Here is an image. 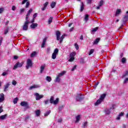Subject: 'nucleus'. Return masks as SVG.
Instances as JSON below:
<instances>
[{
    "label": "nucleus",
    "mask_w": 128,
    "mask_h": 128,
    "mask_svg": "<svg viewBox=\"0 0 128 128\" xmlns=\"http://www.w3.org/2000/svg\"><path fill=\"white\" fill-rule=\"evenodd\" d=\"M60 34L61 33L60 31H56V32L57 40H60V44H62V40H64V36H66V34H63L60 37Z\"/></svg>",
    "instance_id": "f257e3e1"
},
{
    "label": "nucleus",
    "mask_w": 128,
    "mask_h": 128,
    "mask_svg": "<svg viewBox=\"0 0 128 128\" xmlns=\"http://www.w3.org/2000/svg\"><path fill=\"white\" fill-rule=\"evenodd\" d=\"M106 94H102L100 96V98L97 100L96 102L95 103V106H98V104H102L104 100V98H106Z\"/></svg>",
    "instance_id": "f03ea898"
},
{
    "label": "nucleus",
    "mask_w": 128,
    "mask_h": 128,
    "mask_svg": "<svg viewBox=\"0 0 128 128\" xmlns=\"http://www.w3.org/2000/svg\"><path fill=\"white\" fill-rule=\"evenodd\" d=\"M54 96H52L50 97V104H58V100L60 99L58 98H56V100H54Z\"/></svg>",
    "instance_id": "7ed1b4c3"
},
{
    "label": "nucleus",
    "mask_w": 128,
    "mask_h": 128,
    "mask_svg": "<svg viewBox=\"0 0 128 128\" xmlns=\"http://www.w3.org/2000/svg\"><path fill=\"white\" fill-rule=\"evenodd\" d=\"M30 23V21H26L22 26V30H28V24Z\"/></svg>",
    "instance_id": "20e7f679"
},
{
    "label": "nucleus",
    "mask_w": 128,
    "mask_h": 128,
    "mask_svg": "<svg viewBox=\"0 0 128 128\" xmlns=\"http://www.w3.org/2000/svg\"><path fill=\"white\" fill-rule=\"evenodd\" d=\"M32 66V61L30 59L28 58L26 61V69L28 70Z\"/></svg>",
    "instance_id": "39448f33"
},
{
    "label": "nucleus",
    "mask_w": 128,
    "mask_h": 128,
    "mask_svg": "<svg viewBox=\"0 0 128 128\" xmlns=\"http://www.w3.org/2000/svg\"><path fill=\"white\" fill-rule=\"evenodd\" d=\"M64 74H66V71H63L62 72L60 73L56 78V82H60V76H64Z\"/></svg>",
    "instance_id": "423d86ee"
},
{
    "label": "nucleus",
    "mask_w": 128,
    "mask_h": 128,
    "mask_svg": "<svg viewBox=\"0 0 128 128\" xmlns=\"http://www.w3.org/2000/svg\"><path fill=\"white\" fill-rule=\"evenodd\" d=\"M23 64H24V62H18L14 66L13 68V70H16L18 68H22Z\"/></svg>",
    "instance_id": "0eeeda50"
},
{
    "label": "nucleus",
    "mask_w": 128,
    "mask_h": 128,
    "mask_svg": "<svg viewBox=\"0 0 128 128\" xmlns=\"http://www.w3.org/2000/svg\"><path fill=\"white\" fill-rule=\"evenodd\" d=\"M34 96H36V100H40V98H44L43 95H40L38 93H35Z\"/></svg>",
    "instance_id": "6e6552de"
},
{
    "label": "nucleus",
    "mask_w": 128,
    "mask_h": 128,
    "mask_svg": "<svg viewBox=\"0 0 128 128\" xmlns=\"http://www.w3.org/2000/svg\"><path fill=\"white\" fill-rule=\"evenodd\" d=\"M20 106H25L26 108H30V106H28V104L26 102H21Z\"/></svg>",
    "instance_id": "1a4fd4ad"
},
{
    "label": "nucleus",
    "mask_w": 128,
    "mask_h": 128,
    "mask_svg": "<svg viewBox=\"0 0 128 128\" xmlns=\"http://www.w3.org/2000/svg\"><path fill=\"white\" fill-rule=\"evenodd\" d=\"M76 100L78 102H82V100H84V98H82V96L78 94V96H76Z\"/></svg>",
    "instance_id": "9d476101"
},
{
    "label": "nucleus",
    "mask_w": 128,
    "mask_h": 128,
    "mask_svg": "<svg viewBox=\"0 0 128 128\" xmlns=\"http://www.w3.org/2000/svg\"><path fill=\"white\" fill-rule=\"evenodd\" d=\"M48 40V37H45L43 39L42 43V48H44V46L46 45V42Z\"/></svg>",
    "instance_id": "9b49d317"
},
{
    "label": "nucleus",
    "mask_w": 128,
    "mask_h": 128,
    "mask_svg": "<svg viewBox=\"0 0 128 128\" xmlns=\"http://www.w3.org/2000/svg\"><path fill=\"white\" fill-rule=\"evenodd\" d=\"M110 110H112V108H106L104 110V113L106 114H110Z\"/></svg>",
    "instance_id": "f8f14e48"
},
{
    "label": "nucleus",
    "mask_w": 128,
    "mask_h": 128,
    "mask_svg": "<svg viewBox=\"0 0 128 128\" xmlns=\"http://www.w3.org/2000/svg\"><path fill=\"white\" fill-rule=\"evenodd\" d=\"M4 100V95L2 93L0 94V102H2Z\"/></svg>",
    "instance_id": "ddd939ff"
},
{
    "label": "nucleus",
    "mask_w": 128,
    "mask_h": 128,
    "mask_svg": "<svg viewBox=\"0 0 128 128\" xmlns=\"http://www.w3.org/2000/svg\"><path fill=\"white\" fill-rule=\"evenodd\" d=\"M38 24L36 23H33L30 26V28L32 29H34L36 28H38Z\"/></svg>",
    "instance_id": "4468645a"
},
{
    "label": "nucleus",
    "mask_w": 128,
    "mask_h": 128,
    "mask_svg": "<svg viewBox=\"0 0 128 128\" xmlns=\"http://www.w3.org/2000/svg\"><path fill=\"white\" fill-rule=\"evenodd\" d=\"M40 88V86L34 84L32 86H30L29 90H32V88Z\"/></svg>",
    "instance_id": "2eb2a0df"
},
{
    "label": "nucleus",
    "mask_w": 128,
    "mask_h": 128,
    "mask_svg": "<svg viewBox=\"0 0 128 128\" xmlns=\"http://www.w3.org/2000/svg\"><path fill=\"white\" fill-rule=\"evenodd\" d=\"M8 116V114H6L4 115H2L0 116V120H6V117Z\"/></svg>",
    "instance_id": "dca6fc26"
},
{
    "label": "nucleus",
    "mask_w": 128,
    "mask_h": 128,
    "mask_svg": "<svg viewBox=\"0 0 128 128\" xmlns=\"http://www.w3.org/2000/svg\"><path fill=\"white\" fill-rule=\"evenodd\" d=\"M35 113L37 116H40V110H35Z\"/></svg>",
    "instance_id": "f3484780"
},
{
    "label": "nucleus",
    "mask_w": 128,
    "mask_h": 128,
    "mask_svg": "<svg viewBox=\"0 0 128 128\" xmlns=\"http://www.w3.org/2000/svg\"><path fill=\"white\" fill-rule=\"evenodd\" d=\"M84 8V4L83 2H81L80 12H82Z\"/></svg>",
    "instance_id": "a211bd4d"
},
{
    "label": "nucleus",
    "mask_w": 128,
    "mask_h": 128,
    "mask_svg": "<svg viewBox=\"0 0 128 128\" xmlns=\"http://www.w3.org/2000/svg\"><path fill=\"white\" fill-rule=\"evenodd\" d=\"M44 68H46V64L41 66L40 72V74H42V72L44 70Z\"/></svg>",
    "instance_id": "6ab92c4d"
},
{
    "label": "nucleus",
    "mask_w": 128,
    "mask_h": 128,
    "mask_svg": "<svg viewBox=\"0 0 128 128\" xmlns=\"http://www.w3.org/2000/svg\"><path fill=\"white\" fill-rule=\"evenodd\" d=\"M38 54L36 53V52H33L30 55V58H34V56H36Z\"/></svg>",
    "instance_id": "aec40b11"
},
{
    "label": "nucleus",
    "mask_w": 128,
    "mask_h": 128,
    "mask_svg": "<svg viewBox=\"0 0 128 128\" xmlns=\"http://www.w3.org/2000/svg\"><path fill=\"white\" fill-rule=\"evenodd\" d=\"M98 30V27H96V28H93V29L92 30V31L91 34H94V32H96V30Z\"/></svg>",
    "instance_id": "412c9836"
},
{
    "label": "nucleus",
    "mask_w": 128,
    "mask_h": 128,
    "mask_svg": "<svg viewBox=\"0 0 128 128\" xmlns=\"http://www.w3.org/2000/svg\"><path fill=\"white\" fill-rule=\"evenodd\" d=\"M120 12H122V10L120 9H118L116 11V14H115V16H118V14H120Z\"/></svg>",
    "instance_id": "4be33fe9"
},
{
    "label": "nucleus",
    "mask_w": 128,
    "mask_h": 128,
    "mask_svg": "<svg viewBox=\"0 0 128 128\" xmlns=\"http://www.w3.org/2000/svg\"><path fill=\"white\" fill-rule=\"evenodd\" d=\"M80 116L78 115L76 116V120L75 122L76 123L78 122H80Z\"/></svg>",
    "instance_id": "5701e85b"
},
{
    "label": "nucleus",
    "mask_w": 128,
    "mask_h": 128,
    "mask_svg": "<svg viewBox=\"0 0 128 128\" xmlns=\"http://www.w3.org/2000/svg\"><path fill=\"white\" fill-rule=\"evenodd\" d=\"M100 38H97L94 41V44H98V42H100Z\"/></svg>",
    "instance_id": "b1692460"
},
{
    "label": "nucleus",
    "mask_w": 128,
    "mask_h": 128,
    "mask_svg": "<svg viewBox=\"0 0 128 128\" xmlns=\"http://www.w3.org/2000/svg\"><path fill=\"white\" fill-rule=\"evenodd\" d=\"M8 86H10V83H8L6 86H4V92H6L8 90L7 88H8Z\"/></svg>",
    "instance_id": "393cba45"
},
{
    "label": "nucleus",
    "mask_w": 128,
    "mask_h": 128,
    "mask_svg": "<svg viewBox=\"0 0 128 128\" xmlns=\"http://www.w3.org/2000/svg\"><path fill=\"white\" fill-rule=\"evenodd\" d=\"M76 53L74 52H72L70 54V58H74V56H76Z\"/></svg>",
    "instance_id": "a878e982"
},
{
    "label": "nucleus",
    "mask_w": 128,
    "mask_h": 128,
    "mask_svg": "<svg viewBox=\"0 0 128 128\" xmlns=\"http://www.w3.org/2000/svg\"><path fill=\"white\" fill-rule=\"evenodd\" d=\"M82 128H88V122H86L82 123Z\"/></svg>",
    "instance_id": "bb28decb"
},
{
    "label": "nucleus",
    "mask_w": 128,
    "mask_h": 128,
    "mask_svg": "<svg viewBox=\"0 0 128 128\" xmlns=\"http://www.w3.org/2000/svg\"><path fill=\"white\" fill-rule=\"evenodd\" d=\"M53 54H55L57 55L58 54V48H56L53 52Z\"/></svg>",
    "instance_id": "cd10ccee"
},
{
    "label": "nucleus",
    "mask_w": 128,
    "mask_h": 128,
    "mask_svg": "<svg viewBox=\"0 0 128 128\" xmlns=\"http://www.w3.org/2000/svg\"><path fill=\"white\" fill-rule=\"evenodd\" d=\"M54 18L52 17V16H51V17H50V18H49V19H48V24H52V19H53Z\"/></svg>",
    "instance_id": "c85d7f7f"
},
{
    "label": "nucleus",
    "mask_w": 128,
    "mask_h": 128,
    "mask_svg": "<svg viewBox=\"0 0 128 128\" xmlns=\"http://www.w3.org/2000/svg\"><path fill=\"white\" fill-rule=\"evenodd\" d=\"M46 80L48 81L49 82H52V78H50V76H47L46 77Z\"/></svg>",
    "instance_id": "c756f323"
},
{
    "label": "nucleus",
    "mask_w": 128,
    "mask_h": 128,
    "mask_svg": "<svg viewBox=\"0 0 128 128\" xmlns=\"http://www.w3.org/2000/svg\"><path fill=\"white\" fill-rule=\"evenodd\" d=\"M56 2H52L50 4V6L52 8H54L56 6Z\"/></svg>",
    "instance_id": "7c9ffc66"
},
{
    "label": "nucleus",
    "mask_w": 128,
    "mask_h": 128,
    "mask_svg": "<svg viewBox=\"0 0 128 128\" xmlns=\"http://www.w3.org/2000/svg\"><path fill=\"white\" fill-rule=\"evenodd\" d=\"M84 20L85 22H88V14H86L85 15V17H84Z\"/></svg>",
    "instance_id": "2f4dec72"
},
{
    "label": "nucleus",
    "mask_w": 128,
    "mask_h": 128,
    "mask_svg": "<svg viewBox=\"0 0 128 128\" xmlns=\"http://www.w3.org/2000/svg\"><path fill=\"white\" fill-rule=\"evenodd\" d=\"M56 56H57L56 54H54V53H52V60H56Z\"/></svg>",
    "instance_id": "473e14b6"
},
{
    "label": "nucleus",
    "mask_w": 128,
    "mask_h": 128,
    "mask_svg": "<svg viewBox=\"0 0 128 128\" xmlns=\"http://www.w3.org/2000/svg\"><path fill=\"white\" fill-rule=\"evenodd\" d=\"M18 98H14L13 102L14 104H18Z\"/></svg>",
    "instance_id": "72a5a7b5"
},
{
    "label": "nucleus",
    "mask_w": 128,
    "mask_h": 128,
    "mask_svg": "<svg viewBox=\"0 0 128 128\" xmlns=\"http://www.w3.org/2000/svg\"><path fill=\"white\" fill-rule=\"evenodd\" d=\"M8 27H6V30H4V34H6L8 32Z\"/></svg>",
    "instance_id": "f704fd0d"
},
{
    "label": "nucleus",
    "mask_w": 128,
    "mask_h": 128,
    "mask_svg": "<svg viewBox=\"0 0 128 128\" xmlns=\"http://www.w3.org/2000/svg\"><path fill=\"white\" fill-rule=\"evenodd\" d=\"M32 12V8H30V10L28 12L27 14L30 16Z\"/></svg>",
    "instance_id": "c9c22d12"
},
{
    "label": "nucleus",
    "mask_w": 128,
    "mask_h": 128,
    "mask_svg": "<svg viewBox=\"0 0 128 128\" xmlns=\"http://www.w3.org/2000/svg\"><path fill=\"white\" fill-rule=\"evenodd\" d=\"M50 110H48L47 112H46V113L44 114V116H48V114H50Z\"/></svg>",
    "instance_id": "e433bc0d"
},
{
    "label": "nucleus",
    "mask_w": 128,
    "mask_h": 128,
    "mask_svg": "<svg viewBox=\"0 0 128 128\" xmlns=\"http://www.w3.org/2000/svg\"><path fill=\"white\" fill-rule=\"evenodd\" d=\"M94 49H91L90 50V52L88 54L89 56H90V54H92L94 53Z\"/></svg>",
    "instance_id": "4c0bfd02"
},
{
    "label": "nucleus",
    "mask_w": 128,
    "mask_h": 128,
    "mask_svg": "<svg viewBox=\"0 0 128 128\" xmlns=\"http://www.w3.org/2000/svg\"><path fill=\"white\" fill-rule=\"evenodd\" d=\"M126 76H128V71H126L125 74L122 75V78H126Z\"/></svg>",
    "instance_id": "58836bf2"
},
{
    "label": "nucleus",
    "mask_w": 128,
    "mask_h": 128,
    "mask_svg": "<svg viewBox=\"0 0 128 128\" xmlns=\"http://www.w3.org/2000/svg\"><path fill=\"white\" fill-rule=\"evenodd\" d=\"M126 62V59L125 58H122V64H124Z\"/></svg>",
    "instance_id": "ea45409f"
},
{
    "label": "nucleus",
    "mask_w": 128,
    "mask_h": 128,
    "mask_svg": "<svg viewBox=\"0 0 128 128\" xmlns=\"http://www.w3.org/2000/svg\"><path fill=\"white\" fill-rule=\"evenodd\" d=\"M16 84H18V82H16V81L15 80H13L12 81V84H13V86H16Z\"/></svg>",
    "instance_id": "a19ab883"
},
{
    "label": "nucleus",
    "mask_w": 128,
    "mask_h": 128,
    "mask_svg": "<svg viewBox=\"0 0 128 128\" xmlns=\"http://www.w3.org/2000/svg\"><path fill=\"white\" fill-rule=\"evenodd\" d=\"M80 64H84V58H81L80 60Z\"/></svg>",
    "instance_id": "79ce46f5"
},
{
    "label": "nucleus",
    "mask_w": 128,
    "mask_h": 128,
    "mask_svg": "<svg viewBox=\"0 0 128 128\" xmlns=\"http://www.w3.org/2000/svg\"><path fill=\"white\" fill-rule=\"evenodd\" d=\"M104 4V1L102 0H101L99 4V6H102Z\"/></svg>",
    "instance_id": "37998d69"
},
{
    "label": "nucleus",
    "mask_w": 128,
    "mask_h": 128,
    "mask_svg": "<svg viewBox=\"0 0 128 128\" xmlns=\"http://www.w3.org/2000/svg\"><path fill=\"white\" fill-rule=\"evenodd\" d=\"M74 57H70L69 62H74Z\"/></svg>",
    "instance_id": "c03bdc74"
},
{
    "label": "nucleus",
    "mask_w": 128,
    "mask_h": 128,
    "mask_svg": "<svg viewBox=\"0 0 128 128\" xmlns=\"http://www.w3.org/2000/svg\"><path fill=\"white\" fill-rule=\"evenodd\" d=\"M28 16H30V15H28V14L26 15V22H30L28 20Z\"/></svg>",
    "instance_id": "a18cd8bd"
},
{
    "label": "nucleus",
    "mask_w": 128,
    "mask_h": 128,
    "mask_svg": "<svg viewBox=\"0 0 128 128\" xmlns=\"http://www.w3.org/2000/svg\"><path fill=\"white\" fill-rule=\"evenodd\" d=\"M74 46H75L76 50H78V48H79L78 44L76 43L74 44Z\"/></svg>",
    "instance_id": "49530a36"
},
{
    "label": "nucleus",
    "mask_w": 128,
    "mask_h": 128,
    "mask_svg": "<svg viewBox=\"0 0 128 128\" xmlns=\"http://www.w3.org/2000/svg\"><path fill=\"white\" fill-rule=\"evenodd\" d=\"M98 84H100V82H96V83L94 86V88H96V86H98Z\"/></svg>",
    "instance_id": "de8ad7c7"
},
{
    "label": "nucleus",
    "mask_w": 128,
    "mask_h": 128,
    "mask_svg": "<svg viewBox=\"0 0 128 128\" xmlns=\"http://www.w3.org/2000/svg\"><path fill=\"white\" fill-rule=\"evenodd\" d=\"M76 65L74 66L72 68L71 70L72 72H74V70H76Z\"/></svg>",
    "instance_id": "09e8293b"
},
{
    "label": "nucleus",
    "mask_w": 128,
    "mask_h": 128,
    "mask_svg": "<svg viewBox=\"0 0 128 128\" xmlns=\"http://www.w3.org/2000/svg\"><path fill=\"white\" fill-rule=\"evenodd\" d=\"M48 2H46L44 4V6L46 8L48 6Z\"/></svg>",
    "instance_id": "8fccbe9b"
},
{
    "label": "nucleus",
    "mask_w": 128,
    "mask_h": 128,
    "mask_svg": "<svg viewBox=\"0 0 128 128\" xmlns=\"http://www.w3.org/2000/svg\"><path fill=\"white\" fill-rule=\"evenodd\" d=\"M36 16H38V13L34 14L33 16V18H36Z\"/></svg>",
    "instance_id": "3c124183"
},
{
    "label": "nucleus",
    "mask_w": 128,
    "mask_h": 128,
    "mask_svg": "<svg viewBox=\"0 0 128 128\" xmlns=\"http://www.w3.org/2000/svg\"><path fill=\"white\" fill-rule=\"evenodd\" d=\"M30 2H27L26 4V8H28V6H30Z\"/></svg>",
    "instance_id": "603ef678"
},
{
    "label": "nucleus",
    "mask_w": 128,
    "mask_h": 128,
    "mask_svg": "<svg viewBox=\"0 0 128 128\" xmlns=\"http://www.w3.org/2000/svg\"><path fill=\"white\" fill-rule=\"evenodd\" d=\"M6 74H8V72H4L2 74V76H6Z\"/></svg>",
    "instance_id": "864d4df0"
},
{
    "label": "nucleus",
    "mask_w": 128,
    "mask_h": 128,
    "mask_svg": "<svg viewBox=\"0 0 128 128\" xmlns=\"http://www.w3.org/2000/svg\"><path fill=\"white\" fill-rule=\"evenodd\" d=\"M4 112V110H2V106H0V114H2Z\"/></svg>",
    "instance_id": "5fc2aeb1"
},
{
    "label": "nucleus",
    "mask_w": 128,
    "mask_h": 128,
    "mask_svg": "<svg viewBox=\"0 0 128 128\" xmlns=\"http://www.w3.org/2000/svg\"><path fill=\"white\" fill-rule=\"evenodd\" d=\"M28 2V0H24L22 2V4H26V2Z\"/></svg>",
    "instance_id": "6e6d98bb"
},
{
    "label": "nucleus",
    "mask_w": 128,
    "mask_h": 128,
    "mask_svg": "<svg viewBox=\"0 0 128 128\" xmlns=\"http://www.w3.org/2000/svg\"><path fill=\"white\" fill-rule=\"evenodd\" d=\"M4 8H0V14H2V12H4Z\"/></svg>",
    "instance_id": "4d7b16f0"
},
{
    "label": "nucleus",
    "mask_w": 128,
    "mask_h": 128,
    "mask_svg": "<svg viewBox=\"0 0 128 128\" xmlns=\"http://www.w3.org/2000/svg\"><path fill=\"white\" fill-rule=\"evenodd\" d=\"M128 82V78H126L124 80V84H126V82Z\"/></svg>",
    "instance_id": "13d9d810"
},
{
    "label": "nucleus",
    "mask_w": 128,
    "mask_h": 128,
    "mask_svg": "<svg viewBox=\"0 0 128 128\" xmlns=\"http://www.w3.org/2000/svg\"><path fill=\"white\" fill-rule=\"evenodd\" d=\"M24 10H25L24 8L21 9L20 10V14H22V12H24Z\"/></svg>",
    "instance_id": "bf43d9fd"
},
{
    "label": "nucleus",
    "mask_w": 128,
    "mask_h": 128,
    "mask_svg": "<svg viewBox=\"0 0 128 128\" xmlns=\"http://www.w3.org/2000/svg\"><path fill=\"white\" fill-rule=\"evenodd\" d=\"M62 122V118L58 120V122Z\"/></svg>",
    "instance_id": "052dcab7"
},
{
    "label": "nucleus",
    "mask_w": 128,
    "mask_h": 128,
    "mask_svg": "<svg viewBox=\"0 0 128 128\" xmlns=\"http://www.w3.org/2000/svg\"><path fill=\"white\" fill-rule=\"evenodd\" d=\"M92 0H87V2L88 4H92Z\"/></svg>",
    "instance_id": "680f3d73"
},
{
    "label": "nucleus",
    "mask_w": 128,
    "mask_h": 128,
    "mask_svg": "<svg viewBox=\"0 0 128 128\" xmlns=\"http://www.w3.org/2000/svg\"><path fill=\"white\" fill-rule=\"evenodd\" d=\"M12 10H16V6H12Z\"/></svg>",
    "instance_id": "e2e57ef3"
},
{
    "label": "nucleus",
    "mask_w": 128,
    "mask_h": 128,
    "mask_svg": "<svg viewBox=\"0 0 128 128\" xmlns=\"http://www.w3.org/2000/svg\"><path fill=\"white\" fill-rule=\"evenodd\" d=\"M48 104V100H46L44 101V104Z\"/></svg>",
    "instance_id": "0e129e2a"
},
{
    "label": "nucleus",
    "mask_w": 128,
    "mask_h": 128,
    "mask_svg": "<svg viewBox=\"0 0 128 128\" xmlns=\"http://www.w3.org/2000/svg\"><path fill=\"white\" fill-rule=\"evenodd\" d=\"M124 20H128V14L126 16H124Z\"/></svg>",
    "instance_id": "69168bd1"
},
{
    "label": "nucleus",
    "mask_w": 128,
    "mask_h": 128,
    "mask_svg": "<svg viewBox=\"0 0 128 128\" xmlns=\"http://www.w3.org/2000/svg\"><path fill=\"white\" fill-rule=\"evenodd\" d=\"M124 113L122 112L119 114V116H124Z\"/></svg>",
    "instance_id": "338daca9"
},
{
    "label": "nucleus",
    "mask_w": 128,
    "mask_h": 128,
    "mask_svg": "<svg viewBox=\"0 0 128 128\" xmlns=\"http://www.w3.org/2000/svg\"><path fill=\"white\" fill-rule=\"evenodd\" d=\"M46 8V7H44H44L42 8V10L44 11Z\"/></svg>",
    "instance_id": "774afa93"
}]
</instances>
